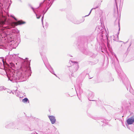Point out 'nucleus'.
I'll return each instance as SVG.
<instances>
[{
	"instance_id": "nucleus-1",
	"label": "nucleus",
	"mask_w": 134,
	"mask_h": 134,
	"mask_svg": "<svg viewBox=\"0 0 134 134\" xmlns=\"http://www.w3.org/2000/svg\"><path fill=\"white\" fill-rule=\"evenodd\" d=\"M8 66L12 69L5 71L8 80L13 82H18L25 81L27 76L31 75V70L29 61L23 60L21 64L20 68L15 71L14 69L16 66L12 62H9Z\"/></svg>"
},
{
	"instance_id": "nucleus-2",
	"label": "nucleus",
	"mask_w": 134,
	"mask_h": 134,
	"mask_svg": "<svg viewBox=\"0 0 134 134\" xmlns=\"http://www.w3.org/2000/svg\"><path fill=\"white\" fill-rule=\"evenodd\" d=\"M2 40H4L3 42L5 43V47L4 45H0V48L7 49V46H10L13 48H15L18 46L20 41L19 37L17 39L16 38L12 37L9 36L3 37Z\"/></svg>"
},
{
	"instance_id": "nucleus-3",
	"label": "nucleus",
	"mask_w": 134,
	"mask_h": 134,
	"mask_svg": "<svg viewBox=\"0 0 134 134\" xmlns=\"http://www.w3.org/2000/svg\"><path fill=\"white\" fill-rule=\"evenodd\" d=\"M103 29V27L101 26H99L96 27V30H97L99 33H101V39L104 40H108V38L105 33L104 34V32L102 30Z\"/></svg>"
},
{
	"instance_id": "nucleus-4",
	"label": "nucleus",
	"mask_w": 134,
	"mask_h": 134,
	"mask_svg": "<svg viewBox=\"0 0 134 134\" xmlns=\"http://www.w3.org/2000/svg\"><path fill=\"white\" fill-rule=\"evenodd\" d=\"M42 59L47 68L48 69V70H49V71L51 73L54 74L55 76H57L56 74H54V72L53 69L48 63L47 58H43L42 57Z\"/></svg>"
},
{
	"instance_id": "nucleus-5",
	"label": "nucleus",
	"mask_w": 134,
	"mask_h": 134,
	"mask_svg": "<svg viewBox=\"0 0 134 134\" xmlns=\"http://www.w3.org/2000/svg\"><path fill=\"white\" fill-rule=\"evenodd\" d=\"M74 64L69 68L70 71L72 72H74L76 71L79 68V65L78 63L76 62H72V61L69 62Z\"/></svg>"
},
{
	"instance_id": "nucleus-6",
	"label": "nucleus",
	"mask_w": 134,
	"mask_h": 134,
	"mask_svg": "<svg viewBox=\"0 0 134 134\" xmlns=\"http://www.w3.org/2000/svg\"><path fill=\"white\" fill-rule=\"evenodd\" d=\"M18 54H13V55H9L5 57V61L6 62L8 61L9 62H11L13 59H16L18 57Z\"/></svg>"
},
{
	"instance_id": "nucleus-7",
	"label": "nucleus",
	"mask_w": 134,
	"mask_h": 134,
	"mask_svg": "<svg viewBox=\"0 0 134 134\" xmlns=\"http://www.w3.org/2000/svg\"><path fill=\"white\" fill-rule=\"evenodd\" d=\"M119 76L121 77L122 80V82H123L126 85V83L124 82V80H127V78L126 75L122 72L120 73V74H119Z\"/></svg>"
},
{
	"instance_id": "nucleus-8",
	"label": "nucleus",
	"mask_w": 134,
	"mask_h": 134,
	"mask_svg": "<svg viewBox=\"0 0 134 134\" xmlns=\"http://www.w3.org/2000/svg\"><path fill=\"white\" fill-rule=\"evenodd\" d=\"M48 117L52 124H54L56 121V119L55 116L53 115H49L48 116Z\"/></svg>"
},
{
	"instance_id": "nucleus-9",
	"label": "nucleus",
	"mask_w": 134,
	"mask_h": 134,
	"mask_svg": "<svg viewBox=\"0 0 134 134\" xmlns=\"http://www.w3.org/2000/svg\"><path fill=\"white\" fill-rule=\"evenodd\" d=\"M25 23V22L23 21L22 20H19L17 22H13V24L14 26H17L18 25H22L24 24Z\"/></svg>"
},
{
	"instance_id": "nucleus-10",
	"label": "nucleus",
	"mask_w": 134,
	"mask_h": 134,
	"mask_svg": "<svg viewBox=\"0 0 134 134\" xmlns=\"http://www.w3.org/2000/svg\"><path fill=\"white\" fill-rule=\"evenodd\" d=\"M134 122V116L130 117L127 120V123L128 124H131Z\"/></svg>"
},
{
	"instance_id": "nucleus-11",
	"label": "nucleus",
	"mask_w": 134,
	"mask_h": 134,
	"mask_svg": "<svg viewBox=\"0 0 134 134\" xmlns=\"http://www.w3.org/2000/svg\"><path fill=\"white\" fill-rule=\"evenodd\" d=\"M94 96V93L92 92H90L88 96V98L89 100L90 101H94V100H92Z\"/></svg>"
},
{
	"instance_id": "nucleus-12",
	"label": "nucleus",
	"mask_w": 134,
	"mask_h": 134,
	"mask_svg": "<svg viewBox=\"0 0 134 134\" xmlns=\"http://www.w3.org/2000/svg\"><path fill=\"white\" fill-rule=\"evenodd\" d=\"M84 20V19L80 21L76 20V19H74L73 20H71V21L75 24H79L83 22Z\"/></svg>"
},
{
	"instance_id": "nucleus-13",
	"label": "nucleus",
	"mask_w": 134,
	"mask_h": 134,
	"mask_svg": "<svg viewBox=\"0 0 134 134\" xmlns=\"http://www.w3.org/2000/svg\"><path fill=\"white\" fill-rule=\"evenodd\" d=\"M22 94V93H21V92H19V91L16 90L15 91V94L19 98H22L23 97V96L21 95Z\"/></svg>"
},
{
	"instance_id": "nucleus-14",
	"label": "nucleus",
	"mask_w": 134,
	"mask_h": 134,
	"mask_svg": "<svg viewBox=\"0 0 134 134\" xmlns=\"http://www.w3.org/2000/svg\"><path fill=\"white\" fill-rule=\"evenodd\" d=\"M49 8V7H47V8H46V10L45 9V10H43V15L42 17V19H41V21L43 25V27H44V26L43 25V20L44 18V14H45V13H46V12H47L48 9Z\"/></svg>"
},
{
	"instance_id": "nucleus-15",
	"label": "nucleus",
	"mask_w": 134,
	"mask_h": 134,
	"mask_svg": "<svg viewBox=\"0 0 134 134\" xmlns=\"http://www.w3.org/2000/svg\"><path fill=\"white\" fill-rule=\"evenodd\" d=\"M31 8L33 10V11L35 13L36 16V17H37V19L40 18V17L41 16V14H38H38H36V13L35 12L34 8L33 7H31Z\"/></svg>"
},
{
	"instance_id": "nucleus-16",
	"label": "nucleus",
	"mask_w": 134,
	"mask_h": 134,
	"mask_svg": "<svg viewBox=\"0 0 134 134\" xmlns=\"http://www.w3.org/2000/svg\"><path fill=\"white\" fill-rule=\"evenodd\" d=\"M22 102L24 103H26L27 102L29 103V101L27 98H25L22 100Z\"/></svg>"
},
{
	"instance_id": "nucleus-17",
	"label": "nucleus",
	"mask_w": 134,
	"mask_h": 134,
	"mask_svg": "<svg viewBox=\"0 0 134 134\" xmlns=\"http://www.w3.org/2000/svg\"><path fill=\"white\" fill-rule=\"evenodd\" d=\"M99 7V6L98 5H97L96 7H95V8H93L92 9H91V10L90 11V12L89 14H88V15H86L84 17H86V16H88V15H89L90 13H91V11H92V10H93V9H95L97 8H98Z\"/></svg>"
},
{
	"instance_id": "nucleus-18",
	"label": "nucleus",
	"mask_w": 134,
	"mask_h": 134,
	"mask_svg": "<svg viewBox=\"0 0 134 134\" xmlns=\"http://www.w3.org/2000/svg\"><path fill=\"white\" fill-rule=\"evenodd\" d=\"M13 125L12 123H10L8 125H6L5 127L7 128H9L11 127Z\"/></svg>"
},
{
	"instance_id": "nucleus-19",
	"label": "nucleus",
	"mask_w": 134,
	"mask_h": 134,
	"mask_svg": "<svg viewBox=\"0 0 134 134\" xmlns=\"http://www.w3.org/2000/svg\"><path fill=\"white\" fill-rule=\"evenodd\" d=\"M6 88L4 86L0 87V91H2L3 90H6Z\"/></svg>"
},
{
	"instance_id": "nucleus-20",
	"label": "nucleus",
	"mask_w": 134,
	"mask_h": 134,
	"mask_svg": "<svg viewBox=\"0 0 134 134\" xmlns=\"http://www.w3.org/2000/svg\"><path fill=\"white\" fill-rule=\"evenodd\" d=\"M51 3V2H50V3H49V2H48L46 4V8H47V7H50L51 6V5L52 4V3H51V4H50V3Z\"/></svg>"
},
{
	"instance_id": "nucleus-21",
	"label": "nucleus",
	"mask_w": 134,
	"mask_h": 134,
	"mask_svg": "<svg viewBox=\"0 0 134 134\" xmlns=\"http://www.w3.org/2000/svg\"><path fill=\"white\" fill-rule=\"evenodd\" d=\"M130 92L131 93H133V90L131 88H130Z\"/></svg>"
},
{
	"instance_id": "nucleus-22",
	"label": "nucleus",
	"mask_w": 134,
	"mask_h": 134,
	"mask_svg": "<svg viewBox=\"0 0 134 134\" xmlns=\"http://www.w3.org/2000/svg\"><path fill=\"white\" fill-rule=\"evenodd\" d=\"M47 0H44L43 2H42L41 3H40V4L39 7H41L42 6V5L43 4V3L44 2H45Z\"/></svg>"
},
{
	"instance_id": "nucleus-23",
	"label": "nucleus",
	"mask_w": 134,
	"mask_h": 134,
	"mask_svg": "<svg viewBox=\"0 0 134 134\" xmlns=\"http://www.w3.org/2000/svg\"><path fill=\"white\" fill-rule=\"evenodd\" d=\"M7 90V92L8 93H10L11 92H12V91H10L9 90H8V89H6Z\"/></svg>"
},
{
	"instance_id": "nucleus-24",
	"label": "nucleus",
	"mask_w": 134,
	"mask_h": 134,
	"mask_svg": "<svg viewBox=\"0 0 134 134\" xmlns=\"http://www.w3.org/2000/svg\"><path fill=\"white\" fill-rule=\"evenodd\" d=\"M114 56L115 57V58H116L118 63H119V62H118V59L117 57H116V54H114Z\"/></svg>"
},
{
	"instance_id": "nucleus-25",
	"label": "nucleus",
	"mask_w": 134,
	"mask_h": 134,
	"mask_svg": "<svg viewBox=\"0 0 134 134\" xmlns=\"http://www.w3.org/2000/svg\"><path fill=\"white\" fill-rule=\"evenodd\" d=\"M11 16L12 17V18H13L15 20L17 21V19L14 16H13L12 15H11Z\"/></svg>"
},
{
	"instance_id": "nucleus-26",
	"label": "nucleus",
	"mask_w": 134,
	"mask_h": 134,
	"mask_svg": "<svg viewBox=\"0 0 134 134\" xmlns=\"http://www.w3.org/2000/svg\"><path fill=\"white\" fill-rule=\"evenodd\" d=\"M3 6V4L1 3H0V8H2V6Z\"/></svg>"
},
{
	"instance_id": "nucleus-27",
	"label": "nucleus",
	"mask_w": 134,
	"mask_h": 134,
	"mask_svg": "<svg viewBox=\"0 0 134 134\" xmlns=\"http://www.w3.org/2000/svg\"><path fill=\"white\" fill-rule=\"evenodd\" d=\"M114 80L113 79L112 77H111L110 78V81H113Z\"/></svg>"
},
{
	"instance_id": "nucleus-28",
	"label": "nucleus",
	"mask_w": 134,
	"mask_h": 134,
	"mask_svg": "<svg viewBox=\"0 0 134 134\" xmlns=\"http://www.w3.org/2000/svg\"><path fill=\"white\" fill-rule=\"evenodd\" d=\"M111 52V53L112 55H114V54H115L114 52Z\"/></svg>"
},
{
	"instance_id": "nucleus-29",
	"label": "nucleus",
	"mask_w": 134,
	"mask_h": 134,
	"mask_svg": "<svg viewBox=\"0 0 134 134\" xmlns=\"http://www.w3.org/2000/svg\"><path fill=\"white\" fill-rule=\"evenodd\" d=\"M46 25H45V27L46 28L47 27V23H46Z\"/></svg>"
},
{
	"instance_id": "nucleus-30",
	"label": "nucleus",
	"mask_w": 134,
	"mask_h": 134,
	"mask_svg": "<svg viewBox=\"0 0 134 134\" xmlns=\"http://www.w3.org/2000/svg\"><path fill=\"white\" fill-rule=\"evenodd\" d=\"M115 67L116 70L117 71V72H118V71H117V68L116 66L115 65Z\"/></svg>"
},
{
	"instance_id": "nucleus-31",
	"label": "nucleus",
	"mask_w": 134,
	"mask_h": 134,
	"mask_svg": "<svg viewBox=\"0 0 134 134\" xmlns=\"http://www.w3.org/2000/svg\"><path fill=\"white\" fill-rule=\"evenodd\" d=\"M5 24V22H4L3 21L2 22V24L4 25V24Z\"/></svg>"
},
{
	"instance_id": "nucleus-32",
	"label": "nucleus",
	"mask_w": 134,
	"mask_h": 134,
	"mask_svg": "<svg viewBox=\"0 0 134 134\" xmlns=\"http://www.w3.org/2000/svg\"><path fill=\"white\" fill-rule=\"evenodd\" d=\"M119 31L120 30V27H119Z\"/></svg>"
},
{
	"instance_id": "nucleus-33",
	"label": "nucleus",
	"mask_w": 134,
	"mask_h": 134,
	"mask_svg": "<svg viewBox=\"0 0 134 134\" xmlns=\"http://www.w3.org/2000/svg\"><path fill=\"white\" fill-rule=\"evenodd\" d=\"M105 120H104L103 121H101L102 122H103V123H105Z\"/></svg>"
},
{
	"instance_id": "nucleus-34",
	"label": "nucleus",
	"mask_w": 134,
	"mask_h": 134,
	"mask_svg": "<svg viewBox=\"0 0 134 134\" xmlns=\"http://www.w3.org/2000/svg\"><path fill=\"white\" fill-rule=\"evenodd\" d=\"M127 82L128 84H130V82L129 81H127Z\"/></svg>"
},
{
	"instance_id": "nucleus-35",
	"label": "nucleus",
	"mask_w": 134,
	"mask_h": 134,
	"mask_svg": "<svg viewBox=\"0 0 134 134\" xmlns=\"http://www.w3.org/2000/svg\"><path fill=\"white\" fill-rule=\"evenodd\" d=\"M2 61H3V63H4V59H2Z\"/></svg>"
},
{
	"instance_id": "nucleus-36",
	"label": "nucleus",
	"mask_w": 134,
	"mask_h": 134,
	"mask_svg": "<svg viewBox=\"0 0 134 134\" xmlns=\"http://www.w3.org/2000/svg\"><path fill=\"white\" fill-rule=\"evenodd\" d=\"M19 1L21 2V0H18Z\"/></svg>"
},
{
	"instance_id": "nucleus-37",
	"label": "nucleus",
	"mask_w": 134,
	"mask_h": 134,
	"mask_svg": "<svg viewBox=\"0 0 134 134\" xmlns=\"http://www.w3.org/2000/svg\"><path fill=\"white\" fill-rule=\"evenodd\" d=\"M18 64V63H16V65H17V64Z\"/></svg>"
},
{
	"instance_id": "nucleus-38",
	"label": "nucleus",
	"mask_w": 134,
	"mask_h": 134,
	"mask_svg": "<svg viewBox=\"0 0 134 134\" xmlns=\"http://www.w3.org/2000/svg\"><path fill=\"white\" fill-rule=\"evenodd\" d=\"M126 88H127V89L128 90V88H127V86H126Z\"/></svg>"
},
{
	"instance_id": "nucleus-39",
	"label": "nucleus",
	"mask_w": 134,
	"mask_h": 134,
	"mask_svg": "<svg viewBox=\"0 0 134 134\" xmlns=\"http://www.w3.org/2000/svg\"><path fill=\"white\" fill-rule=\"evenodd\" d=\"M50 0H48V2Z\"/></svg>"
},
{
	"instance_id": "nucleus-40",
	"label": "nucleus",
	"mask_w": 134,
	"mask_h": 134,
	"mask_svg": "<svg viewBox=\"0 0 134 134\" xmlns=\"http://www.w3.org/2000/svg\"><path fill=\"white\" fill-rule=\"evenodd\" d=\"M18 32H19V31H18Z\"/></svg>"
},
{
	"instance_id": "nucleus-41",
	"label": "nucleus",
	"mask_w": 134,
	"mask_h": 134,
	"mask_svg": "<svg viewBox=\"0 0 134 134\" xmlns=\"http://www.w3.org/2000/svg\"><path fill=\"white\" fill-rule=\"evenodd\" d=\"M100 5V4H99V6Z\"/></svg>"
},
{
	"instance_id": "nucleus-42",
	"label": "nucleus",
	"mask_w": 134,
	"mask_h": 134,
	"mask_svg": "<svg viewBox=\"0 0 134 134\" xmlns=\"http://www.w3.org/2000/svg\"><path fill=\"white\" fill-rule=\"evenodd\" d=\"M92 78H90V79H91Z\"/></svg>"
}]
</instances>
